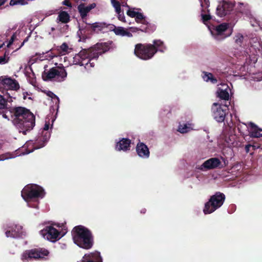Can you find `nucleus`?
<instances>
[{"label": "nucleus", "instance_id": "f257e3e1", "mask_svg": "<svg viewBox=\"0 0 262 262\" xmlns=\"http://www.w3.org/2000/svg\"><path fill=\"white\" fill-rule=\"evenodd\" d=\"M112 44V41L98 42L88 49H82L74 57L73 62L81 66L85 65L84 67L87 70L93 68L95 63L91 62L92 60H97L100 55L109 51Z\"/></svg>", "mask_w": 262, "mask_h": 262}, {"label": "nucleus", "instance_id": "f03ea898", "mask_svg": "<svg viewBox=\"0 0 262 262\" xmlns=\"http://www.w3.org/2000/svg\"><path fill=\"white\" fill-rule=\"evenodd\" d=\"M15 117L13 124L20 133L26 135L27 132L33 129L35 124V117L30 110L23 106H14Z\"/></svg>", "mask_w": 262, "mask_h": 262}, {"label": "nucleus", "instance_id": "7ed1b4c3", "mask_svg": "<svg viewBox=\"0 0 262 262\" xmlns=\"http://www.w3.org/2000/svg\"><path fill=\"white\" fill-rule=\"evenodd\" d=\"M72 235L74 243L81 248L89 250L94 245V236L92 231L82 225L73 228Z\"/></svg>", "mask_w": 262, "mask_h": 262}, {"label": "nucleus", "instance_id": "20e7f679", "mask_svg": "<svg viewBox=\"0 0 262 262\" xmlns=\"http://www.w3.org/2000/svg\"><path fill=\"white\" fill-rule=\"evenodd\" d=\"M13 98L8 92L4 94L3 92V95H1V115L4 118L12 122L15 117L14 107L12 106Z\"/></svg>", "mask_w": 262, "mask_h": 262}, {"label": "nucleus", "instance_id": "39448f33", "mask_svg": "<svg viewBox=\"0 0 262 262\" xmlns=\"http://www.w3.org/2000/svg\"><path fill=\"white\" fill-rule=\"evenodd\" d=\"M225 198V195L223 193L216 192L211 196L209 201L205 204L204 213L207 214L213 212L223 205Z\"/></svg>", "mask_w": 262, "mask_h": 262}, {"label": "nucleus", "instance_id": "423d86ee", "mask_svg": "<svg viewBox=\"0 0 262 262\" xmlns=\"http://www.w3.org/2000/svg\"><path fill=\"white\" fill-rule=\"evenodd\" d=\"M21 194L24 200L28 202L33 199L43 198L45 192L41 187L36 184H30L24 188Z\"/></svg>", "mask_w": 262, "mask_h": 262}, {"label": "nucleus", "instance_id": "0eeeda50", "mask_svg": "<svg viewBox=\"0 0 262 262\" xmlns=\"http://www.w3.org/2000/svg\"><path fill=\"white\" fill-rule=\"evenodd\" d=\"M49 251L45 248H37L25 251L21 255V260L27 261L46 259Z\"/></svg>", "mask_w": 262, "mask_h": 262}, {"label": "nucleus", "instance_id": "6e6552de", "mask_svg": "<svg viewBox=\"0 0 262 262\" xmlns=\"http://www.w3.org/2000/svg\"><path fill=\"white\" fill-rule=\"evenodd\" d=\"M67 76V73L63 67H53L47 72L44 71L42 75L45 81L54 79L58 82L64 81Z\"/></svg>", "mask_w": 262, "mask_h": 262}, {"label": "nucleus", "instance_id": "1a4fd4ad", "mask_svg": "<svg viewBox=\"0 0 262 262\" xmlns=\"http://www.w3.org/2000/svg\"><path fill=\"white\" fill-rule=\"evenodd\" d=\"M86 26H79V30L77 32L79 36L80 40L85 41L88 38L86 35V32H90L91 34L93 33H98L102 31L104 28L107 27L106 24L102 22H96L93 24L85 23Z\"/></svg>", "mask_w": 262, "mask_h": 262}, {"label": "nucleus", "instance_id": "9d476101", "mask_svg": "<svg viewBox=\"0 0 262 262\" xmlns=\"http://www.w3.org/2000/svg\"><path fill=\"white\" fill-rule=\"evenodd\" d=\"M156 53L154 46L150 43H137L135 45L134 54L136 56L143 60L151 59Z\"/></svg>", "mask_w": 262, "mask_h": 262}, {"label": "nucleus", "instance_id": "9b49d317", "mask_svg": "<svg viewBox=\"0 0 262 262\" xmlns=\"http://www.w3.org/2000/svg\"><path fill=\"white\" fill-rule=\"evenodd\" d=\"M229 25L226 23L221 24L215 28L211 31L214 38L218 41H221L230 36L232 32V30H229Z\"/></svg>", "mask_w": 262, "mask_h": 262}, {"label": "nucleus", "instance_id": "f8f14e48", "mask_svg": "<svg viewBox=\"0 0 262 262\" xmlns=\"http://www.w3.org/2000/svg\"><path fill=\"white\" fill-rule=\"evenodd\" d=\"M212 115L218 122L224 121L225 117L228 114L227 105H222L218 103H213L211 107Z\"/></svg>", "mask_w": 262, "mask_h": 262}, {"label": "nucleus", "instance_id": "ddd939ff", "mask_svg": "<svg viewBox=\"0 0 262 262\" xmlns=\"http://www.w3.org/2000/svg\"><path fill=\"white\" fill-rule=\"evenodd\" d=\"M23 228L19 224H11L5 226L4 231L7 237L16 238L25 235Z\"/></svg>", "mask_w": 262, "mask_h": 262}, {"label": "nucleus", "instance_id": "4468645a", "mask_svg": "<svg viewBox=\"0 0 262 262\" xmlns=\"http://www.w3.org/2000/svg\"><path fill=\"white\" fill-rule=\"evenodd\" d=\"M39 232L45 238L51 242H55L62 236H60V232L52 226H46Z\"/></svg>", "mask_w": 262, "mask_h": 262}, {"label": "nucleus", "instance_id": "2eb2a0df", "mask_svg": "<svg viewBox=\"0 0 262 262\" xmlns=\"http://www.w3.org/2000/svg\"><path fill=\"white\" fill-rule=\"evenodd\" d=\"M2 86L6 90L1 91L2 94L3 92H4V94H6L8 90L17 91L19 89V84L17 80L7 76H1V88Z\"/></svg>", "mask_w": 262, "mask_h": 262}, {"label": "nucleus", "instance_id": "dca6fc26", "mask_svg": "<svg viewBox=\"0 0 262 262\" xmlns=\"http://www.w3.org/2000/svg\"><path fill=\"white\" fill-rule=\"evenodd\" d=\"M234 5L228 2L223 1L221 2L216 8V14L220 16L223 17L230 14V12L233 10Z\"/></svg>", "mask_w": 262, "mask_h": 262}, {"label": "nucleus", "instance_id": "f3484780", "mask_svg": "<svg viewBox=\"0 0 262 262\" xmlns=\"http://www.w3.org/2000/svg\"><path fill=\"white\" fill-rule=\"evenodd\" d=\"M224 164L222 165L220 160L217 158H211L205 161L201 165V169H212L216 168H222L226 166L225 160L223 159Z\"/></svg>", "mask_w": 262, "mask_h": 262}, {"label": "nucleus", "instance_id": "a211bd4d", "mask_svg": "<svg viewBox=\"0 0 262 262\" xmlns=\"http://www.w3.org/2000/svg\"><path fill=\"white\" fill-rule=\"evenodd\" d=\"M50 126V123L46 122V123L43 128V130L42 132V136L40 137H38L37 139V141L38 142L41 141L42 143L39 145H35V148L38 149L43 147L45 145L46 142H47L50 137V133L48 132Z\"/></svg>", "mask_w": 262, "mask_h": 262}, {"label": "nucleus", "instance_id": "6ab92c4d", "mask_svg": "<svg viewBox=\"0 0 262 262\" xmlns=\"http://www.w3.org/2000/svg\"><path fill=\"white\" fill-rule=\"evenodd\" d=\"M78 262H102L100 252L95 251L85 254L80 261Z\"/></svg>", "mask_w": 262, "mask_h": 262}, {"label": "nucleus", "instance_id": "aec40b11", "mask_svg": "<svg viewBox=\"0 0 262 262\" xmlns=\"http://www.w3.org/2000/svg\"><path fill=\"white\" fill-rule=\"evenodd\" d=\"M136 151L138 155L143 158H148L150 152L146 145L143 142H139L136 146Z\"/></svg>", "mask_w": 262, "mask_h": 262}, {"label": "nucleus", "instance_id": "412c9836", "mask_svg": "<svg viewBox=\"0 0 262 262\" xmlns=\"http://www.w3.org/2000/svg\"><path fill=\"white\" fill-rule=\"evenodd\" d=\"M96 4L92 3L88 6H85L84 4H80L78 6V10L82 19L86 17L88 13L93 9L96 7Z\"/></svg>", "mask_w": 262, "mask_h": 262}, {"label": "nucleus", "instance_id": "4be33fe9", "mask_svg": "<svg viewBox=\"0 0 262 262\" xmlns=\"http://www.w3.org/2000/svg\"><path fill=\"white\" fill-rule=\"evenodd\" d=\"M131 141L128 138H122L116 145V149L119 151H126L130 149Z\"/></svg>", "mask_w": 262, "mask_h": 262}, {"label": "nucleus", "instance_id": "5701e85b", "mask_svg": "<svg viewBox=\"0 0 262 262\" xmlns=\"http://www.w3.org/2000/svg\"><path fill=\"white\" fill-rule=\"evenodd\" d=\"M249 135L253 138H259L262 137V129L259 128L253 122L249 123Z\"/></svg>", "mask_w": 262, "mask_h": 262}, {"label": "nucleus", "instance_id": "b1692460", "mask_svg": "<svg viewBox=\"0 0 262 262\" xmlns=\"http://www.w3.org/2000/svg\"><path fill=\"white\" fill-rule=\"evenodd\" d=\"M111 29L117 35H120L122 36H126L128 37H132L133 34L125 30L124 28L121 27H116L115 25H112Z\"/></svg>", "mask_w": 262, "mask_h": 262}, {"label": "nucleus", "instance_id": "393cba45", "mask_svg": "<svg viewBox=\"0 0 262 262\" xmlns=\"http://www.w3.org/2000/svg\"><path fill=\"white\" fill-rule=\"evenodd\" d=\"M142 25L139 27L140 31L146 33H151L154 32L156 28L155 25L149 23L145 21V23H141Z\"/></svg>", "mask_w": 262, "mask_h": 262}, {"label": "nucleus", "instance_id": "a878e982", "mask_svg": "<svg viewBox=\"0 0 262 262\" xmlns=\"http://www.w3.org/2000/svg\"><path fill=\"white\" fill-rule=\"evenodd\" d=\"M153 44L151 45L154 46V49L156 51V53L158 51L161 52H164L166 49V47L164 45V42L161 40H154L153 41Z\"/></svg>", "mask_w": 262, "mask_h": 262}, {"label": "nucleus", "instance_id": "bb28decb", "mask_svg": "<svg viewBox=\"0 0 262 262\" xmlns=\"http://www.w3.org/2000/svg\"><path fill=\"white\" fill-rule=\"evenodd\" d=\"M217 97L224 100H228L229 99V94L228 89L225 90L219 88L216 92Z\"/></svg>", "mask_w": 262, "mask_h": 262}, {"label": "nucleus", "instance_id": "cd10ccee", "mask_svg": "<svg viewBox=\"0 0 262 262\" xmlns=\"http://www.w3.org/2000/svg\"><path fill=\"white\" fill-rule=\"evenodd\" d=\"M57 20L62 23L66 24L70 21V16L68 12L62 11L59 13Z\"/></svg>", "mask_w": 262, "mask_h": 262}, {"label": "nucleus", "instance_id": "c85d7f7f", "mask_svg": "<svg viewBox=\"0 0 262 262\" xmlns=\"http://www.w3.org/2000/svg\"><path fill=\"white\" fill-rule=\"evenodd\" d=\"M203 73L204 74L203 76V78L205 81L207 82L210 81L213 84H215L217 83V79L213 76L212 73L207 72H203Z\"/></svg>", "mask_w": 262, "mask_h": 262}, {"label": "nucleus", "instance_id": "c756f323", "mask_svg": "<svg viewBox=\"0 0 262 262\" xmlns=\"http://www.w3.org/2000/svg\"><path fill=\"white\" fill-rule=\"evenodd\" d=\"M234 40L237 46L242 47L244 40V36L241 33H237L234 37Z\"/></svg>", "mask_w": 262, "mask_h": 262}, {"label": "nucleus", "instance_id": "7c9ffc66", "mask_svg": "<svg viewBox=\"0 0 262 262\" xmlns=\"http://www.w3.org/2000/svg\"><path fill=\"white\" fill-rule=\"evenodd\" d=\"M141 9L139 8H137L135 7L129 8V9L126 11V14L132 18H135L138 12L136 11V10H140Z\"/></svg>", "mask_w": 262, "mask_h": 262}, {"label": "nucleus", "instance_id": "2f4dec72", "mask_svg": "<svg viewBox=\"0 0 262 262\" xmlns=\"http://www.w3.org/2000/svg\"><path fill=\"white\" fill-rule=\"evenodd\" d=\"M135 18L137 23H145V21H147L144 15L139 12H138Z\"/></svg>", "mask_w": 262, "mask_h": 262}, {"label": "nucleus", "instance_id": "473e14b6", "mask_svg": "<svg viewBox=\"0 0 262 262\" xmlns=\"http://www.w3.org/2000/svg\"><path fill=\"white\" fill-rule=\"evenodd\" d=\"M27 4V1L25 0H11L9 3L10 6H14L16 5H25Z\"/></svg>", "mask_w": 262, "mask_h": 262}, {"label": "nucleus", "instance_id": "72a5a7b5", "mask_svg": "<svg viewBox=\"0 0 262 262\" xmlns=\"http://www.w3.org/2000/svg\"><path fill=\"white\" fill-rule=\"evenodd\" d=\"M10 52L9 51H6L3 56H1V64L7 63L10 59Z\"/></svg>", "mask_w": 262, "mask_h": 262}, {"label": "nucleus", "instance_id": "f704fd0d", "mask_svg": "<svg viewBox=\"0 0 262 262\" xmlns=\"http://www.w3.org/2000/svg\"><path fill=\"white\" fill-rule=\"evenodd\" d=\"M189 127L186 124L183 125L180 124L178 128V131L181 133H186L189 131Z\"/></svg>", "mask_w": 262, "mask_h": 262}, {"label": "nucleus", "instance_id": "c9c22d12", "mask_svg": "<svg viewBox=\"0 0 262 262\" xmlns=\"http://www.w3.org/2000/svg\"><path fill=\"white\" fill-rule=\"evenodd\" d=\"M202 20L204 24H207V22L212 19V17L210 14H201Z\"/></svg>", "mask_w": 262, "mask_h": 262}, {"label": "nucleus", "instance_id": "e433bc0d", "mask_svg": "<svg viewBox=\"0 0 262 262\" xmlns=\"http://www.w3.org/2000/svg\"><path fill=\"white\" fill-rule=\"evenodd\" d=\"M14 157H15L14 155L10 152H7L6 154L1 155V161H4L5 160L11 159Z\"/></svg>", "mask_w": 262, "mask_h": 262}, {"label": "nucleus", "instance_id": "4c0bfd02", "mask_svg": "<svg viewBox=\"0 0 262 262\" xmlns=\"http://www.w3.org/2000/svg\"><path fill=\"white\" fill-rule=\"evenodd\" d=\"M60 50H61L62 52H63L64 54L66 53H68V51L69 49V46L66 42L63 43L60 46Z\"/></svg>", "mask_w": 262, "mask_h": 262}, {"label": "nucleus", "instance_id": "58836bf2", "mask_svg": "<svg viewBox=\"0 0 262 262\" xmlns=\"http://www.w3.org/2000/svg\"><path fill=\"white\" fill-rule=\"evenodd\" d=\"M251 148L253 150L259 149V151H262V143H255L253 145H251Z\"/></svg>", "mask_w": 262, "mask_h": 262}, {"label": "nucleus", "instance_id": "ea45409f", "mask_svg": "<svg viewBox=\"0 0 262 262\" xmlns=\"http://www.w3.org/2000/svg\"><path fill=\"white\" fill-rule=\"evenodd\" d=\"M117 18L120 21L123 23H126L123 11L121 12L119 14H117Z\"/></svg>", "mask_w": 262, "mask_h": 262}, {"label": "nucleus", "instance_id": "a19ab883", "mask_svg": "<svg viewBox=\"0 0 262 262\" xmlns=\"http://www.w3.org/2000/svg\"><path fill=\"white\" fill-rule=\"evenodd\" d=\"M111 4L114 8H118L121 6L120 3L117 0H111Z\"/></svg>", "mask_w": 262, "mask_h": 262}, {"label": "nucleus", "instance_id": "79ce46f5", "mask_svg": "<svg viewBox=\"0 0 262 262\" xmlns=\"http://www.w3.org/2000/svg\"><path fill=\"white\" fill-rule=\"evenodd\" d=\"M16 34L15 33H14L12 36L11 37V38L8 42V43L7 44V46L8 48H9L10 47V46L13 43V41L15 40V39H16Z\"/></svg>", "mask_w": 262, "mask_h": 262}, {"label": "nucleus", "instance_id": "37998d69", "mask_svg": "<svg viewBox=\"0 0 262 262\" xmlns=\"http://www.w3.org/2000/svg\"><path fill=\"white\" fill-rule=\"evenodd\" d=\"M62 4L70 8L72 7L71 3L69 0H64Z\"/></svg>", "mask_w": 262, "mask_h": 262}, {"label": "nucleus", "instance_id": "c03bdc74", "mask_svg": "<svg viewBox=\"0 0 262 262\" xmlns=\"http://www.w3.org/2000/svg\"><path fill=\"white\" fill-rule=\"evenodd\" d=\"M250 148H251V144L246 145L245 149L246 153H248L250 151Z\"/></svg>", "mask_w": 262, "mask_h": 262}, {"label": "nucleus", "instance_id": "a18cd8bd", "mask_svg": "<svg viewBox=\"0 0 262 262\" xmlns=\"http://www.w3.org/2000/svg\"><path fill=\"white\" fill-rule=\"evenodd\" d=\"M130 30L132 32H137L138 31H140V30L139 29V27H130Z\"/></svg>", "mask_w": 262, "mask_h": 262}, {"label": "nucleus", "instance_id": "49530a36", "mask_svg": "<svg viewBox=\"0 0 262 262\" xmlns=\"http://www.w3.org/2000/svg\"><path fill=\"white\" fill-rule=\"evenodd\" d=\"M30 36H28L23 41V42L21 43V45L20 46V47L17 49L16 50H18L19 49H20L22 46H24V43L27 42L28 40V39L29 38Z\"/></svg>", "mask_w": 262, "mask_h": 262}, {"label": "nucleus", "instance_id": "de8ad7c7", "mask_svg": "<svg viewBox=\"0 0 262 262\" xmlns=\"http://www.w3.org/2000/svg\"><path fill=\"white\" fill-rule=\"evenodd\" d=\"M48 95L49 96H50V97L51 98H57V99H58V98L56 96V95H55L53 93H52V92H49L48 94Z\"/></svg>", "mask_w": 262, "mask_h": 262}, {"label": "nucleus", "instance_id": "09e8293b", "mask_svg": "<svg viewBox=\"0 0 262 262\" xmlns=\"http://www.w3.org/2000/svg\"><path fill=\"white\" fill-rule=\"evenodd\" d=\"M115 12L117 14H119L121 12H122L123 11L121 10V7L115 8Z\"/></svg>", "mask_w": 262, "mask_h": 262}, {"label": "nucleus", "instance_id": "8fccbe9b", "mask_svg": "<svg viewBox=\"0 0 262 262\" xmlns=\"http://www.w3.org/2000/svg\"><path fill=\"white\" fill-rule=\"evenodd\" d=\"M122 6L123 7H127V8H128V9H129V8H131L129 5H128V4H127L126 3H122Z\"/></svg>", "mask_w": 262, "mask_h": 262}, {"label": "nucleus", "instance_id": "3c124183", "mask_svg": "<svg viewBox=\"0 0 262 262\" xmlns=\"http://www.w3.org/2000/svg\"><path fill=\"white\" fill-rule=\"evenodd\" d=\"M204 3L207 5H209V0H204Z\"/></svg>", "mask_w": 262, "mask_h": 262}, {"label": "nucleus", "instance_id": "603ef678", "mask_svg": "<svg viewBox=\"0 0 262 262\" xmlns=\"http://www.w3.org/2000/svg\"><path fill=\"white\" fill-rule=\"evenodd\" d=\"M146 209L144 208V209H142L141 210V213H145L146 212Z\"/></svg>", "mask_w": 262, "mask_h": 262}, {"label": "nucleus", "instance_id": "864d4df0", "mask_svg": "<svg viewBox=\"0 0 262 262\" xmlns=\"http://www.w3.org/2000/svg\"><path fill=\"white\" fill-rule=\"evenodd\" d=\"M5 3V0H1V6L2 5H3Z\"/></svg>", "mask_w": 262, "mask_h": 262}, {"label": "nucleus", "instance_id": "5fc2aeb1", "mask_svg": "<svg viewBox=\"0 0 262 262\" xmlns=\"http://www.w3.org/2000/svg\"><path fill=\"white\" fill-rule=\"evenodd\" d=\"M237 129L238 130H239V132L242 133V132L241 131V129H240V128L239 127H237Z\"/></svg>", "mask_w": 262, "mask_h": 262}, {"label": "nucleus", "instance_id": "6e6d98bb", "mask_svg": "<svg viewBox=\"0 0 262 262\" xmlns=\"http://www.w3.org/2000/svg\"><path fill=\"white\" fill-rule=\"evenodd\" d=\"M26 99V96L24 95V99Z\"/></svg>", "mask_w": 262, "mask_h": 262}, {"label": "nucleus", "instance_id": "4d7b16f0", "mask_svg": "<svg viewBox=\"0 0 262 262\" xmlns=\"http://www.w3.org/2000/svg\"><path fill=\"white\" fill-rule=\"evenodd\" d=\"M51 30H52V31H54L55 30V29L54 28H52Z\"/></svg>", "mask_w": 262, "mask_h": 262}, {"label": "nucleus", "instance_id": "13d9d810", "mask_svg": "<svg viewBox=\"0 0 262 262\" xmlns=\"http://www.w3.org/2000/svg\"><path fill=\"white\" fill-rule=\"evenodd\" d=\"M4 45V43L1 44V47L2 48L3 46Z\"/></svg>", "mask_w": 262, "mask_h": 262}, {"label": "nucleus", "instance_id": "bf43d9fd", "mask_svg": "<svg viewBox=\"0 0 262 262\" xmlns=\"http://www.w3.org/2000/svg\"><path fill=\"white\" fill-rule=\"evenodd\" d=\"M33 80H32V81L30 82V83H31L32 84H33Z\"/></svg>", "mask_w": 262, "mask_h": 262}, {"label": "nucleus", "instance_id": "052dcab7", "mask_svg": "<svg viewBox=\"0 0 262 262\" xmlns=\"http://www.w3.org/2000/svg\"><path fill=\"white\" fill-rule=\"evenodd\" d=\"M18 151H19L16 150V154H19V152H18Z\"/></svg>", "mask_w": 262, "mask_h": 262}, {"label": "nucleus", "instance_id": "680f3d73", "mask_svg": "<svg viewBox=\"0 0 262 262\" xmlns=\"http://www.w3.org/2000/svg\"><path fill=\"white\" fill-rule=\"evenodd\" d=\"M81 1H83V2H86L88 0H81Z\"/></svg>", "mask_w": 262, "mask_h": 262}]
</instances>
